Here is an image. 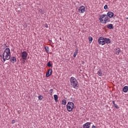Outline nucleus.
Listing matches in <instances>:
<instances>
[{
  "mask_svg": "<svg viewBox=\"0 0 128 128\" xmlns=\"http://www.w3.org/2000/svg\"><path fill=\"white\" fill-rule=\"evenodd\" d=\"M3 62H4L6 60H8L10 58V48H6L3 53Z\"/></svg>",
  "mask_w": 128,
  "mask_h": 128,
  "instance_id": "1",
  "label": "nucleus"
},
{
  "mask_svg": "<svg viewBox=\"0 0 128 128\" xmlns=\"http://www.w3.org/2000/svg\"><path fill=\"white\" fill-rule=\"evenodd\" d=\"M99 20L101 24H108L110 22V20L106 14H102L99 16Z\"/></svg>",
  "mask_w": 128,
  "mask_h": 128,
  "instance_id": "2",
  "label": "nucleus"
},
{
  "mask_svg": "<svg viewBox=\"0 0 128 128\" xmlns=\"http://www.w3.org/2000/svg\"><path fill=\"white\" fill-rule=\"evenodd\" d=\"M70 82L71 85L73 86V88H76V86H78V80H76V79L74 76L70 78Z\"/></svg>",
  "mask_w": 128,
  "mask_h": 128,
  "instance_id": "3",
  "label": "nucleus"
},
{
  "mask_svg": "<svg viewBox=\"0 0 128 128\" xmlns=\"http://www.w3.org/2000/svg\"><path fill=\"white\" fill-rule=\"evenodd\" d=\"M74 102H68V104L66 106V108L68 110V112H72V109L74 108Z\"/></svg>",
  "mask_w": 128,
  "mask_h": 128,
  "instance_id": "4",
  "label": "nucleus"
},
{
  "mask_svg": "<svg viewBox=\"0 0 128 128\" xmlns=\"http://www.w3.org/2000/svg\"><path fill=\"white\" fill-rule=\"evenodd\" d=\"M99 44L101 46H104L106 44V42L104 41V37L101 36L98 40Z\"/></svg>",
  "mask_w": 128,
  "mask_h": 128,
  "instance_id": "5",
  "label": "nucleus"
},
{
  "mask_svg": "<svg viewBox=\"0 0 128 128\" xmlns=\"http://www.w3.org/2000/svg\"><path fill=\"white\" fill-rule=\"evenodd\" d=\"M20 56L22 60H26V58H28V52L26 51L22 52L20 54Z\"/></svg>",
  "mask_w": 128,
  "mask_h": 128,
  "instance_id": "6",
  "label": "nucleus"
},
{
  "mask_svg": "<svg viewBox=\"0 0 128 128\" xmlns=\"http://www.w3.org/2000/svg\"><path fill=\"white\" fill-rule=\"evenodd\" d=\"M78 12L80 14H84L86 12V7L84 6H80L78 9Z\"/></svg>",
  "mask_w": 128,
  "mask_h": 128,
  "instance_id": "7",
  "label": "nucleus"
},
{
  "mask_svg": "<svg viewBox=\"0 0 128 128\" xmlns=\"http://www.w3.org/2000/svg\"><path fill=\"white\" fill-rule=\"evenodd\" d=\"M52 69H49L46 73V78H48L49 76H52Z\"/></svg>",
  "mask_w": 128,
  "mask_h": 128,
  "instance_id": "8",
  "label": "nucleus"
},
{
  "mask_svg": "<svg viewBox=\"0 0 128 128\" xmlns=\"http://www.w3.org/2000/svg\"><path fill=\"white\" fill-rule=\"evenodd\" d=\"M106 16L108 18H114V12H107Z\"/></svg>",
  "mask_w": 128,
  "mask_h": 128,
  "instance_id": "9",
  "label": "nucleus"
},
{
  "mask_svg": "<svg viewBox=\"0 0 128 128\" xmlns=\"http://www.w3.org/2000/svg\"><path fill=\"white\" fill-rule=\"evenodd\" d=\"M90 128V122H87L83 125V128Z\"/></svg>",
  "mask_w": 128,
  "mask_h": 128,
  "instance_id": "10",
  "label": "nucleus"
},
{
  "mask_svg": "<svg viewBox=\"0 0 128 128\" xmlns=\"http://www.w3.org/2000/svg\"><path fill=\"white\" fill-rule=\"evenodd\" d=\"M10 62L12 64H14V62H16V57H12L10 60Z\"/></svg>",
  "mask_w": 128,
  "mask_h": 128,
  "instance_id": "11",
  "label": "nucleus"
},
{
  "mask_svg": "<svg viewBox=\"0 0 128 128\" xmlns=\"http://www.w3.org/2000/svg\"><path fill=\"white\" fill-rule=\"evenodd\" d=\"M104 42H105V44H110V39L108 38H104Z\"/></svg>",
  "mask_w": 128,
  "mask_h": 128,
  "instance_id": "12",
  "label": "nucleus"
},
{
  "mask_svg": "<svg viewBox=\"0 0 128 128\" xmlns=\"http://www.w3.org/2000/svg\"><path fill=\"white\" fill-rule=\"evenodd\" d=\"M106 26L109 28V30H112L114 28V25H112V24H108L106 25Z\"/></svg>",
  "mask_w": 128,
  "mask_h": 128,
  "instance_id": "13",
  "label": "nucleus"
},
{
  "mask_svg": "<svg viewBox=\"0 0 128 128\" xmlns=\"http://www.w3.org/2000/svg\"><path fill=\"white\" fill-rule=\"evenodd\" d=\"M123 92H128V86H125L123 88Z\"/></svg>",
  "mask_w": 128,
  "mask_h": 128,
  "instance_id": "14",
  "label": "nucleus"
},
{
  "mask_svg": "<svg viewBox=\"0 0 128 128\" xmlns=\"http://www.w3.org/2000/svg\"><path fill=\"white\" fill-rule=\"evenodd\" d=\"M54 100L56 102H58V96L56 94L54 95Z\"/></svg>",
  "mask_w": 128,
  "mask_h": 128,
  "instance_id": "15",
  "label": "nucleus"
},
{
  "mask_svg": "<svg viewBox=\"0 0 128 128\" xmlns=\"http://www.w3.org/2000/svg\"><path fill=\"white\" fill-rule=\"evenodd\" d=\"M98 76H102V70L100 69L99 70L98 72Z\"/></svg>",
  "mask_w": 128,
  "mask_h": 128,
  "instance_id": "16",
  "label": "nucleus"
},
{
  "mask_svg": "<svg viewBox=\"0 0 128 128\" xmlns=\"http://www.w3.org/2000/svg\"><path fill=\"white\" fill-rule=\"evenodd\" d=\"M116 54L117 55V56H118V54H120V50L118 48L116 50Z\"/></svg>",
  "mask_w": 128,
  "mask_h": 128,
  "instance_id": "17",
  "label": "nucleus"
},
{
  "mask_svg": "<svg viewBox=\"0 0 128 128\" xmlns=\"http://www.w3.org/2000/svg\"><path fill=\"white\" fill-rule=\"evenodd\" d=\"M44 49L46 52H50V48H48V46H45Z\"/></svg>",
  "mask_w": 128,
  "mask_h": 128,
  "instance_id": "18",
  "label": "nucleus"
},
{
  "mask_svg": "<svg viewBox=\"0 0 128 128\" xmlns=\"http://www.w3.org/2000/svg\"><path fill=\"white\" fill-rule=\"evenodd\" d=\"M62 104H64V106H66V100H62Z\"/></svg>",
  "mask_w": 128,
  "mask_h": 128,
  "instance_id": "19",
  "label": "nucleus"
},
{
  "mask_svg": "<svg viewBox=\"0 0 128 128\" xmlns=\"http://www.w3.org/2000/svg\"><path fill=\"white\" fill-rule=\"evenodd\" d=\"M47 66H48L49 68H51L52 66V64H50V61L48 64H47Z\"/></svg>",
  "mask_w": 128,
  "mask_h": 128,
  "instance_id": "20",
  "label": "nucleus"
},
{
  "mask_svg": "<svg viewBox=\"0 0 128 128\" xmlns=\"http://www.w3.org/2000/svg\"><path fill=\"white\" fill-rule=\"evenodd\" d=\"M89 42L90 44H92V37L90 36L88 38Z\"/></svg>",
  "mask_w": 128,
  "mask_h": 128,
  "instance_id": "21",
  "label": "nucleus"
},
{
  "mask_svg": "<svg viewBox=\"0 0 128 128\" xmlns=\"http://www.w3.org/2000/svg\"><path fill=\"white\" fill-rule=\"evenodd\" d=\"M44 97H42V95H40L38 96V98L39 100H42Z\"/></svg>",
  "mask_w": 128,
  "mask_h": 128,
  "instance_id": "22",
  "label": "nucleus"
},
{
  "mask_svg": "<svg viewBox=\"0 0 128 128\" xmlns=\"http://www.w3.org/2000/svg\"><path fill=\"white\" fill-rule=\"evenodd\" d=\"M76 54H78V50L74 52V57L76 58Z\"/></svg>",
  "mask_w": 128,
  "mask_h": 128,
  "instance_id": "23",
  "label": "nucleus"
},
{
  "mask_svg": "<svg viewBox=\"0 0 128 128\" xmlns=\"http://www.w3.org/2000/svg\"><path fill=\"white\" fill-rule=\"evenodd\" d=\"M52 92H54V90L50 89V90L49 94H50V96H52Z\"/></svg>",
  "mask_w": 128,
  "mask_h": 128,
  "instance_id": "24",
  "label": "nucleus"
},
{
  "mask_svg": "<svg viewBox=\"0 0 128 128\" xmlns=\"http://www.w3.org/2000/svg\"><path fill=\"white\" fill-rule=\"evenodd\" d=\"M114 106L116 108H118V104H114Z\"/></svg>",
  "mask_w": 128,
  "mask_h": 128,
  "instance_id": "25",
  "label": "nucleus"
},
{
  "mask_svg": "<svg viewBox=\"0 0 128 128\" xmlns=\"http://www.w3.org/2000/svg\"><path fill=\"white\" fill-rule=\"evenodd\" d=\"M104 8L105 10H108V5L106 4L104 6Z\"/></svg>",
  "mask_w": 128,
  "mask_h": 128,
  "instance_id": "26",
  "label": "nucleus"
},
{
  "mask_svg": "<svg viewBox=\"0 0 128 128\" xmlns=\"http://www.w3.org/2000/svg\"><path fill=\"white\" fill-rule=\"evenodd\" d=\"M16 123V120H12V124H14Z\"/></svg>",
  "mask_w": 128,
  "mask_h": 128,
  "instance_id": "27",
  "label": "nucleus"
},
{
  "mask_svg": "<svg viewBox=\"0 0 128 128\" xmlns=\"http://www.w3.org/2000/svg\"><path fill=\"white\" fill-rule=\"evenodd\" d=\"M92 128H96V126L92 125Z\"/></svg>",
  "mask_w": 128,
  "mask_h": 128,
  "instance_id": "28",
  "label": "nucleus"
},
{
  "mask_svg": "<svg viewBox=\"0 0 128 128\" xmlns=\"http://www.w3.org/2000/svg\"><path fill=\"white\" fill-rule=\"evenodd\" d=\"M112 103L114 104H114H116V102H114V101H112Z\"/></svg>",
  "mask_w": 128,
  "mask_h": 128,
  "instance_id": "29",
  "label": "nucleus"
},
{
  "mask_svg": "<svg viewBox=\"0 0 128 128\" xmlns=\"http://www.w3.org/2000/svg\"><path fill=\"white\" fill-rule=\"evenodd\" d=\"M45 28H48V24H45Z\"/></svg>",
  "mask_w": 128,
  "mask_h": 128,
  "instance_id": "30",
  "label": "nucleus"
},
{
  "mask_svg": "<svg viewBox=\"0 0 128 128\" xmlns=\"http://www.w3.org/2000/svg\"><path fill=\"white\" fill-rule=\"evenodd\" d=\"M39 12H42V10L40 9Z\"/></svg>",
  "mask_w": 128,
  "mask_h": 128,
  "instance_id": "31",
  "label": "nucleus"
}]
</instances>
